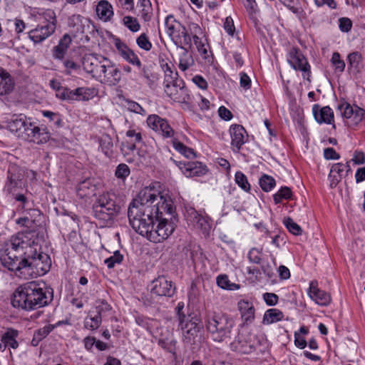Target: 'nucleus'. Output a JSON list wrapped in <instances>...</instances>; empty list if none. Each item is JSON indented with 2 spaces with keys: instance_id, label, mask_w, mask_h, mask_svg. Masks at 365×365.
<instances>
[{
  "instance_id": "obj_1",
  "label": "nucleus",
  "mask_w": 365,
  "mask_h": 365,
  "mask_svg": "<svg viewBox=\"0 0 365 365\" xmlns=\"http://www.w3.org/2000/svg\"><path fill=\"white\" fill-rule=\"evenodd\" d=\"M129 207L139 210L140 212H145V215L159 216L165 214L170 216L175 211L174 203L168 195H163L154 187H145L142 189Z\"/></svg>"
},
{
  "instance_id": "obj_2",
  "label": "nucleus",
  "mask_w": 365,
  "mask_h": 365,
  "mask_svg": "<svg viewBox=\"0 0 365 365\" xmlns=\"http://www.w3.org/2000/svg\"><path fill=\"white\" fill-rule=\"evenodd\" d=\"M36 234L33 230H28L29 245H26L24 252L25 263L24 277L25 279L36 278L46 274L51 266V260L48 255L41 252V247L35 242Z\"/></svg>"
},
{
  "instance_id": "obj_3",
  "label": "nucleus",
  "mask_w": 365,
  "mask_h": 365,
  "mask_svg": "<svg viewBox=\"0 0 365 365\" xmlns=\"http://www.w3.org/2000/svg\"><path fill=\"white\" fill-rule=\"evenodd\" d=\"M52 299V292L43 290L36 282H30L16 289L11 304L14 307L33 310L46 306Z\"/></svg>"
},
{
  "instance_id": "obj_4",
  "label": "nucleus",
  "mask_w": 365,
  "mask_h": 365,
  "mask_svg": "<svg viewBox=\"0 0 365 365\" xmlns=\"http://www.w3.org/2000/svg\"><path fill=\"white\" fill-rule=\"evenodd\" d=\"M4 190L9 198L17 204L18 210H28L33 207L31 194L27 190L26 182L19 168L16 166L9 168L8 181L5 185Z\"/></svg>"
},
{
  "instance_id": "obj_5",
  "label": "nucleus",
  "mask_w": 365,
  "mask_h": 365,
  "mask_svg": "<svg viewBox=\"0 0 365 365\" xmlns=\"http://www.w3.org/2000/svg\"><path fill=\"white\" fill-rule=\"evenodd\" d=\"M28 238V230L18 232L11 237L10 246L0 257L1 264L11 271L19 272V274L24 276L25 263L24 252L26 245H29Z\"/></svg>"
},
{
  "instance_id": "obj_6",
  "label": "nucleus",
  "mask_w": 365,
  "mask_h": 365,
  "mask_svg": "<svg viewBox=\"0 0 365 365\" xmlns=\"http://www.w3.org/2000/svg\"><path fill=\"white\" fill-rule=\"evenodd\" d=\"M205 325L210 338L217 342L231 339L235 331V320L222 312L207 311L205 317Z\"/></svg>"
},
{
  "instance_id": "obj_7",
  "label": "nucleus",
  "mask_w": 365,
  "mask_h": 365,
  "mask_svg": "<svg viewBox=\"0 0 365 365\" xmlns=\"http://www.w3.org/2000/svg\"><path fill=\"white\" fill-rule=\"evenodd\" d=\"M120 209L116 203V195L109 192L100 195L93 206L94 217L103 223L111 221Z\"/></svg>"
},
{
  "instance_id": "obj_8",
  "label": "nucleus",
  "mask_w": 365,
  "mask_h": 365,
  "mask_svg": "<svg viewBox=\"0 0 365 365\" xmlns=\"http://www.w3.org/2000/svg\"><path fill=\"white\" fill-rule=\"evenodd\" d=\"M128 217L132 228L148 240L150 232L154 227V222L159 217L153 215L147 216L145 212H140L134 207H128Z\"/></svg>"
},
{
  "instance_id": "obj_9",
  "label": "nucleus",
  "mask_w": 365,
  "mask_h": 365,
  "mask_svg": "<svg viewBox=\"0 0 365 365\" xmlns=\"http://www.w3.org/2000/svg\"><path fill=\"white\" fill-rule=\"evenodd\" d=\"M173 214L170 216L160 214L155 221L158 222V225L153 227L150 232L148 240L155 243L160 242L167 239L175 229V224L173 220Z\"/></svg>"
},
{
  "instance_id": "obj_10",
  "label": "nucleus",
  "mask_w": 365,
  "mask_h": 365,
  "mask_svg": "<svg viewBox=\"0 0 365 365\" xmlns=\"http://www.w3.org/2000/svg\"><path fill=\"white\" fill-rule=\"evenodd\" d=\"M178 329L182 331V341L186 346L196 344L200 326L189 316H181Z\"/></svg>"
},
{
  "instance_id": "obj_11",
  "label": "nucleus",
  "mask_w": 365,
  "mask_h": 365,
  "mask_svg": "<svg viewBox=\"0 0 365 365\" xmlns=\"http://www.w3.org/2000/svg\"><path fill=\"white\" fill-rule=\"evenodd\" d=\"M338 109L340 110L343 118L346 119L347 123L351 125H359L365 116V110L356 105H351L346 101L340 103Z\"/></svg>"
},
{
  "instance_id": "obj_12",
  "label": "nucleus",
  "mask_w": 365,
  "mask_h": 365,
  "mask_svg": "<svg viewBox=\"0 0 365 365\" xmlns=\"http://www.w3.org/2000/svg\"><path fill=\"white\" fill-rule=\"evenodd\" d=\"M32 124L26 115L23 114L14 115L8 121L7 128L9 131L14 133L19 139L24 140L25 138H28L26 135L29 132Z\"/></svg>"
},
{
  "instance_id": "obj_13",
  "label": "nucleus",
  "mask_w": 365,
  "mask_h": 365,
  "mask_svg": "<svg viewBox=\"0 0 365 365\" xmlns=\"http://www.w3.org/2000/svg\"><path fill=\"white\" fill-rule=\"evenodd\" d=\"M287 61L294 69L302 72V77L309 81L311 76V67L305 56L297 49L293 48L289 53Z\"/></svg>"
},
{
  "instance_id": "obj_14",
  "label": "nucleus",
  "mask_w": 365,
  "mask_h": 365,
  "mask_svg": "<svg viewBox=\"0 0 365 365\" xmlns=\"http://www.w3.org/2000/svg\"><path fill=\"white\" fill-rule=\"evenodd\" d=\"M187 221L195 228L200 230L204 234L208 233L211 229V219L207 215L199 213L195 208L186 210Z\"/></svg>"
},
{
  "instance_id": "obj_15",
  "label": "nucleus",
  "mask_w": 365,
  "mask_h": 365,
  "mask_svg": "<svg viewBox=\"0 0 365 365\" xmlns=\"http://www.w3.org/2000/svg\"><path fill=\"white\" fill-rule=\"evenodd\" d=\"M148 126L164 138H172L175 134L168 120L158 115H150L147 118Z\"/></svg>"
},
{
  "instance_id": "obj_16",
  "label": "nucleus",
  "mask_w": 365,
  "mask_h": 365,
  "mask_svg": "<svg viewBox=\"0 0 365 365\" xmlns=\"http://www.w3.org/2000/svg\"><path fill=\"white\" fill-rule=\"evenodd\" d=\"M102 70V73L98 78L101 83L116 85L120 81V71L108 58L103 61Z\"/></svg>"
},
{
  "instance_id": "obj_17",
  "label": "nucleus",
  "mask_w": 365,
  "mask_h": 365,
  "mask_svg": "<svg viewBox=\"0 0 365 365\" xmlns=\"http://www.w3.org/2000/svg\"><path fill=\"white\" fill-rule=\"evenodd\" d=\"M175 292V287L172 281L162 276L152 282L151 293L158 297H171Z\"/></svg>"
},
{
  "instance_id": "obj_18",
  "label": "nucleus",
  "mask_w": 365,
  "mask_h": 365,
  "mask_svg": "<svg viewBox=\"0 0 365 365\" xmlns=\"http://www.w3.org/2000/svg\"><path fill=\"white\" fill-rule=\"evenodd\" d=\"M106 59V58L95 54L86 55L82 61L83 69L98 80V76L102 73L103 61Z\"/></svg>"
},
{
  "instance_id": "obj_19",
  "label": "nucleus",
  "mask_w": 365,
  "mask_h": 365,
  "mask_svg": "<svg viewBox=\"0 0 365 365\" xmlns=\"http://www.w3.org/2000/svg\"><path fill=\"white\" fill-rule=\"evenodd\" d=\"M231 138V148L233 152L239 153L242 146L247 141L248 134L241 125L233 124L229 130Z\"/></svg>"
},
{
  "instance_id": "obj_20",
  "label": "nucleus",
  "mask_w": 365,
  "mask_h": 365,
  "mask_svg": "<svg viewBox=\"0 0 365 365\" xmlns=\"http://www.w3.org/2000/svg\"><path fill=\"white\" fill-rule=\"evenodd\" d=\"M174 162L187 178L202 176L207 171V167L198 161Z\"/></svg>"
},
{
  "instance_id": "obj_21",
  "label": "nucleus",
  "mask_w": 365,
  "mask_h": 365,
  "mask_svg": "<svg viewBox=\"0 0 365 365\" xmlns=\"http://www.w3.org/2000/svg\"><path fill=\"white\" fill-rule=\"evenodd\" d=\"M56 30V24L54 21L46 22L44 25H39L36 28L31 30L29 33V38L34 43H38L43 41L49 37Z\"/></svg>"
},
{
  "instance_id": "obj_22",
  "label": "nucleus",
  "mask_w": 365,
  "mask_h": 365,
  "mask_svg": "<svg viewBox=\"0 0 365 365\" xmlns=\"http://www.w3.org/2000/svg\"><path fill=\"white\" fill-rule=\"evenodd\" d=\"M114 44L118 53L125 61L138 68L141 67V61L138 56L124 42L121 41L120 38H116L115 39Z\"/></svg>"
},
{
  "instance_id": "obj_23",
  "label": "nucleus",
  "mask_w": 365,
  "mask_h": 365,
  "mask_svg": "<svg viewBox=\"0 0 365 365\" xmlns=\"http://www.w3.org/2000/svg\"><path fill=\"white\" fill-rule=\"evenodd\" d=\"M19 331L13 328H8L1 335L0 341V351L4 352L6 348L16 349L19 344L16 339L19 336Z\"/></svg>"
},
{
  "instance_id": "obj_24",
  "label": "nucleus",
  "mask_w": 365,
  "mask_h": 365,
  "mask_svg": "<svg viewBox=\"0 0 365 365\" xmlns=\"http://www.w3.org/2000/svg\"><path fill=\"white\" fill-rule=\"evenodd\" d=\"M314 119L319 124H331L334 123V112L329 106L321 107L319 104H314L312 107Z\"/></svg>"
},
{
  "instance_id": "obj_25",
  "label": "nucleus",
  "mask_w": 365,
  "mask_h": 365,
  "mask_svg": "<svg viewBox=\"0 0 365 365\" xmlns=\"http://www.w3.org/2000/svg\"><path fill=\"white\" fill-rule=\"evenodd\" d=\"M308 294L312 299L319 305L327 306L331 302L330 295L318 288V282L313 280L309 284Z\"/></svg>"
},
{
  "instance_id": "obj_26",
  "label": "nucleus",
  "mask_w": 365,
  "mask_h": 365,
  "mask_svg": "<svg viewBox=\"0 0 365 365\" xmlns=\"http://www.w3.org/2000/svg\"><path fill=\"white\" fill-rule=\"evenodd\" d=\"M247 336V343L248 346L245 349V351H250L257 349L260 346H264L267 344L266 336L261 332H255L252 331H245Z\"/></svg>"
},
{
  "instance_id": "obj_27",
  "label": "nucleus",
  "mask_w": 365,
  "mask_h": 365,
  "mask_svg": "<svg viewBox=\"0 0 365 365\" xmlns=\"http://www.w3.org/2000/svg\"><path fill=\"white\" fill-rule=\"evenodd\" d=\"M26 135L28 138H25V141L36 144L45 143L50 138L49 133L46 129L36 126L34 124H32Z\"/></svg>"
},
{
  "instance_id": "obj_28",
  "label": "nucleus",
  "mask_w": 365,
  "mask_h": 365,
  "mask_svg": "<svg viewBox=\"0 0 365 365\" xmlns=\"http://www.w3.org/2000/svg\"><path fill=\"white\" fill-rule=\"evenodd\" d=\"M14 87V82L11 75L4 68H0V95L11 93Z\"/></svg>"
},
{
  "instance_id": "obj_29",
  "label": "nucleus",
  "mask_w": 365,
  "mask_h": 365,
  "mask_svg": "<svg viewBox=\"0 0 365 365\" xmlns=\"http://www.w3.org/2000/svg\"><path fill=\"white\" fill-rule=\"evenodd\" d=\"M71 41V37L67 34H64L60 39L58 44L54 46L53 56L56 59H63Z\"/></svg>"
},
{
  "instance_id": "obj_30",
  "label": "nucleus",
  "mask_w": 365,
  "mask_h": 365,
  "mask_svg": "<svg viewBox=\"0 0 365 365\" xmlns=\"http://www.w3.org/2000/svg\"><path fill=\"white\" fill-rule=\"evenodd\" d=\"M139 68L140 69V76L145 79V83L150 88L155 89L157 87V82L159 79L158 75L153 72L150 66H141Z\"/></svg>"
},
{
  "instance_id": "obj_31",
  "label": "nucleus",
  "mask_w": 365,
  "mask_h": 365,
  "mask_svg": "<svg viewBox=\"0 0 365 365\" xmlns=\"http://www.w3.org/2000/svg\"><path fill=\"white\" fill-rule=\"evenodd\" d=\"M96 11L99 18L104 21L109 20L113 15V11L111 4L106 0H102L98 2V5L96 6Z\"/></svg>"
},
{
  "instance_id": "obj_32",
  "label": "nucleus",
  "mask_w": 365,
  "mask_h": 365,
  "mask_svg": "<svg viewBox=\"0 0 365 365\" xmlns=\"http://www.w3.org/2000/svg\"><path fill=\"white\" fill-rule=\"evenodd\" d=\"M239 309L242 319L246 323H251L255 319V309L253 305L247 302L242 301L239 303Z\"/></svg>"
},
{
  "instance_id": "obj_33",
  "label": "nucleus",
  "mask_w": 365,
  "mask_h": 365,
  "mask_svg": "<svg viewBox=\"0 0 365 365\" xmlns=\"http://www.w3.org/2000/svg\"><path fill=\"white\" fill-rule=\"evenodd\" d=\"M246 346H248L247 343V336L243 330L242 331L239 332L234 341L230 343V347L232 350L235 351L242 354H249L250 351H245Z\"/></svg>"
},
{
  "instance_id": "obj_34",
  "label": "nucleus",
  "mask_w": 365,
  "mask_h": 365,
  "mask_svg": "<svg viewBox=\"0 0 365 365\" xmlns=\"http://www.w3.org/2000/svg\"><path fill=\"white\" fill-rule=\"evenodd\" d=\"M284 317L282 312L277 309H269L267 310L263 316L262 323L271 324L281 321Z\"/></svg>"
},
{
  "instance_id": "obj_35",
  "label": "nucleus",
  "mask_w": 365,
  "mask_h": 365,
  "mask_svg": "<svg viewBox=\"0 0 365 365\" xmlns=\"http://www.w3.org/2000/svg\"><path fill=\"white\" fill-rule=\"evenodd\" d=\"M102 319L101 316L94 313V311H89L84 320V327L89 330L97 329L101 324Z\"/></svg>"
},
{
  "instance_id": "obj_36",
  "label": "nucleus",
  "mask_w": 365,
  "mask_h": 365,
  "mask_svg": "<svg viewBox=\"0 0 365 365\" xmlns=\"http://www.w3.org/2000/svg\"><path fill=\"white\" fill-rule=\"evenodd\" d=\"M94 191L95 185L88 179L81 182L77 187V193L82 198L93 194Z\"/></svg>"
},
{
  "instance_id": "obj_37",
  "label": "nucleus",
  "mask_w": 365,
  "mask_h": 365,
  "mask_svg": "<svg viewBox=\"0 0 365 365\" xmlns=\"http://www.w3.org/2000/svg\"><path fill=\"white\" fill-rule=\"evenodd\" d=\"M99 145L103 153L108 157L113 155V143L111 137L107 134H103L99 138Z\"/></svg>"
},
{
  "instance_id": "obj_38",
  "label": "nucleus",
  "mask_w": 365,
  "mask_h": 365,
  "mask_svg": "<svg viewBox=\"0 0 365 365\" xmlns=\"http://www.w3.org/2000/svg\"><path fill=\"white\" fill-rule=\"evenodd\" d=\"M138 6L140 8V14L142 19L145 21H150L153 14V8L150 1L138 0Z\"/></svg>"
},
{
  "instance_id": "obj_39",
  "label": "nucleus",
  "mask_w": 365,
  "mask_h": 365,
  "mask_svg": "<svg viewBox=\"0 0 365 365\" xmlns=\"http://www.w3.org/2000/svg\"><path fill=\"white\" fill-rule=\"evenodd\" d=\"M73 101H88L93 96V89L81 87L73 90Z\"/></svg>"
},
{
  "instance_id": "obj_40",
  "label": "nucleus",
  "mask_w": 365,
  "mask_h": 365,
  "mask_svg": "<svg viewBox=\"0 0 365 365\" xmlns=\"http://www.w3.org/2000/svg\"><path fill=\"white\" fill-rule=\"evenodd\" d=\"M292 192L289 187L284 186L281 187L275 194L273 195V199L275 204L280 203L283 200H289L292 198Z\"/></svg>"
},
{
  "instance_id": "obj_41",
  "label": "nucleus",
  "mask_w": 365,
  "mask_h": 365,
  "mask_svg": "<svg viewBox=\"0 0 365 365\" xmlns=\"http://www.w3.org/2000/svg\"><path fill=\"white\" fill-rule=\"evenodd\" d=\"M259 185L263 191L269 192L276 185V181L272 176L263 175L259 179Z\"/></svg>"
},
{
  "instance_id": "obj_42",
  "label": "nucleus",
  "mask_w": 365,
  "mask_h": 365,
  "mask_svg": "<svg viewBox=\"0 0 365 365\" xmlns=\"http://www.w3.org/2000/svg\"><path fill=\"white\" fill-rule=\"evenodd\" d=\"M173 146L177 151L185 155L186 158H190L195 154L194 150L192 148L185 146L182 143L180 142L177 139L173 140Z\"/></svg>"
},
{
  "instance_id": "obj_43",
  "label": "nucleus",
  "mask_w": 365,
  "mask_h": 365,
  "mask_svg": "<svg viewBox=\"0 0 365 365\" xmlns=\"http://www.w3.org/2000/svg\"><path fill=\"white\" fill-rule=\"evenodd\" d=\"M56 325L48 324L38 329L34 332V340L41 341L46 338L55 328Z\"/></svg>"
},
{
  "instance_id": "obj_44",
  "label": "nucleus",
  "mask_w": 365,
  "mask_h": 365,
  "mask_svg": "<svg viewBox=\"0 0 365 365\" xmlns=\"http://www.w3.org/2000/svg\"><path fill=\"white\" fill-rule=\"evenodd\" d=\"M217 284L220 287L230 290H234L239 288V285L235 283H231L227 276L225 274H222L217 277Z\"/></svg>"
},
{
  "instance_id": "obj_45",
  "label": "nucleus",
  "mask_w": 365,
  "mask_h": 365,
  "mask_svg": "<svg viewBox=\"0 0 365 365\" xmlns=\"http://www.w3.org/2000/svg\"><path fill=\"white\" fill-rule=\"evenodd\" d=\"M123 24L132 32H137L140 29V25L138 23V19L130 16H124L123 19Z\"/></svg>"
},
{
  "instance_id": "obj_46",
  "label": "nucleus",
  "mask_w": 365,
  "mask_h": 365,
  "mask_svg": "<svg viewBox=\"0 0 365 365\" xmlns=\"http://www.w3.org/2000/svg\"><path fill=\"white\" fill-rule=\"evenodd\" d=\"M111 309V307L104 299H99L96 301L94 313L97 315L101 316L102 319L106 313L108 312Z\"/></svg>"
},
{
  "instance_id": "obj_47",
  "label": "nucleus",
  "mask_w": 365,
  "mask_h": 365,
  "mask_svg": "<svg viewBox=\"0 0 365 365\" xmlns=\"http://www.w3.org/2000/svg\"><path fill=\"white\" fill-rule=\"evenodd\" d=\"M235 180L239 187H240L245 192H249L250 190V185L248 182L247 178L245 174L240 171L235 173Z\"/></svg>"
},
{
  "instance_id": "obj_48",
  "label": "nucleus",
  "mask_w": 365,
  "mask_h": 365,
  "mask_svg": "<svg viewBox=\"0 0 365 365\" xmlns=\"http://www.w3.org/2000/svg\"><path fill=\"white\" fill-rule=\"evenodd\" d=\"M123 259V255L120 254V251L117 250L114 252L113 255L110 257L104 260L105 264L108 268L110 269L115 267V264H119L122 262Z\"/></svg>"
},
{
  "instance_id": "obj_49",
  "label": "nucleus",
  "mask_w": 365,
  "mask_h": 365,
  "mask_svg": "<svg viewBox=\"0 0 365 365\" xmlns=\"http://www.w3.org/2000/svg\"><path fill=\"white\" fill-rule=\"evenodd\" d=\"M284 224L287 230L294 235H300L302 232L301 227L290 217L284 219Z\"/></svg>"
},
{
  "instance_id": "obj_50",
  "label": "nucleus",
  "mask_w": 365,
  "mask_h": 365,
  "mask_svg": "<svg viewBox=\"0 0 365 365\" xmlns=\"http://www.w3.org/2000/svg\"><path fill=\"white\" fill-rule=\"evenodd\" d=\"M130 170L128 165L125 163L119 164L115 171V176L120 180H125L130 175Z\"/></svg>"
},
{
  "instance_id": "obj_51",
  "label": "nucleus",
  "mask_w": 365,
  "mask_h": 365,
  "mask_svg": "<svg viewBox=\"0 0 365 365\" xmlns=\"http://www.w3.org/2000/svg\"><path fill=\"white\" fill-rule=\"evenodd\" d=\"M176 24L180 25L178 21L175 20L173 15H168L165 20V25L166 27V32L169 36H173L175 31Z\"/></svg>"
},
{
  "instance_id": "obj_52",
  "label": "nucleus",
  "mask_w": 365,
  "mask_h": 365,
  "mask_svg": "<svg viewBox=\"0 0 365 365\" xmlns=\"http://www.w3.org/2000/svg\"><path fill=\"white\" fill-rule=\"evenodd\" d=\"M331 62L336 72L342 73L344 71L345 63L341 59L340 54L338 52H334L332 54Z\"/></svg>"
},
{
  "instance_id": "obj_53",
  "label": "nucleus",
  "mask_w": 365,
  "mask_h": 365,
  "mask_svg": "<svg viewBox=\"0 0 365 365\" xmlns=\"http://www.w3.org/2000/svg\"><path fill=\"white\" fill-rule=\"evenodd\" d=\"M180 84L181 83H178L177 81L173 83H170L169 79L164 80L165 92L168 96L172 97L176 94L178 91V87H179L180 89L183 88V86H180Z\"/></svg>"
},
{
  "instance_id": "obj_54",
  "label": "nucleus",
  "mask_w": 365,
  "mask_h": 365,
  "mask_svg": "<svg viewBox=\"0 0 365 365\" xmlns=\"http://www.w3.org/2000/svg\"><path fill=\"white\" fill-rule=\"evenodd\" d=\"M136 43L138 46L146 51H148L152 48V43L149 41L147 35L145 34H141L136 39Z\"/></svg>"
},
{
  "instance_id": "obj_55",
  "label": "nucleus",
  "mask_w": 365,
  "mask_h": 365,
  "mask_svg": "<svg viewBox=\"0 0 365 365\" xmlns=\"http://www.w3.org/2000/svg\"><path fill=\"white\" fill-rule=\"evenodd\" d=\"M126 106L128 110L145 115L146 114L145 110L137 102L133 101H126Z\"/></svg>"
},
{
  "instance_id": "obj_56",
  "label": "nucleus",
  "mask_w": 365,
  "mask_h": 365,
  "mask_svg": "<svg viewBox=\"0 0 365 365\" xmlns=\"http://www.w3.org/2000/svg\"><path fill=\"white\" fill-rule=\"evenodd\" d=\"M349 66L352 68H358L361 61L362 57L360 53L356 51L348 55Z\"/></svg>"
},
{
  "instance_id": "obj_57",
  "label": "nucleus",
  "mask_w": 365,
  "mask_h": 365,
  "mask_svg": "<svg viewBox=\"0 0 365 365\" xmlns=\"http://www.w3.org/2000/svg\"><path fill=\"white\" fill-rule=\"evenodd\" d=\"M73 90L63 86L56 93L57 98L64 101H73Z\"/></svg>"
},
{
  "instance_id": "obj_58",
  "label": "nucleus",
  "mask_w": 365,
  "mask_h": 365,
  "mask_svg": "<svg viewBox=\"0 0 365 365\" xmlns=\"http://www.w3.org/2000/svg\"><path fill=\"white\" fill-rule=\"evenodd\" d=\"M126 136L130 138H134V143L131 144L128 148L130 150L135 149V143H140L143 140L141 133L140 132H136L135 130H128L126 132Z\"/></svg>"
},
{
  "instance_id": "obj_59",
  "label": "nucleus",
  "mask_w": 365,
  "mask_h": 365,
  "mask_svg": "<svg viewBox=\"0 0 365 365\" xmlns=\"http://www.w3.org/2000/svg\"><path fill=\"white\" fill-rule=\"evenodd\" d=\"M249 261L254 264H260L262 261L261 252L257 248H252L248 252Z\"/></svg>"
},
{
  "instance_id": "obj_60",
  "label": "nucleus",
  "mask_w": 365,
  "mask_h": 365,
  "mask_svg": "<svg viewBox=\"0 0 365 365\" xmlns=\"http://www.w3.org/2000/svg\"><path fill=\"white\" fill-rule=\"evenodd\" d=\"M339 27L342 32H349L352 27V21L346 17H342L339 19Z\"/></svg>"
},
{
  "instance_id": "obj_61",
  "label": "nucleus",
  "mask_w": 365,
  "mask_h": 365,
  "mask_svg": "<svg viewBox=\"0 0 365 365\" xmlns=\"http://www.w3.org/2000/svg\"><path fill=\"white\" fill-rule=\"evenodd\" d=\"M165 80L169 79L170 83H175V81H177L178 83L183 84V82L182 81L178 80V73H174L168 64H166V70L165 71Z\"/></svg>"
},
{
  "instance_id": "obj_62",
  "label": "nucleus",
  "mask_w": 365,
  "mask_h": 365,
  "mask_svg": "<svg viewBox=\"0 0 365 365\" xmlns=\"http://www.w3.org/2000/svg\"><path fill=\"white\" fill-rule=\"evenodd\" d=\"M263 299L269 306H274L278 302V296L274 293L266 292L263 294Z\"/></svg>"
},
{
  "instance_id": "obj_63",
  "label": "nucleus",
  "mask_w": 365,
  "mask_h": 365,
  "mask_svg": "<svg viewBox=\"0 0 365 365\" xmlns=\"http://www.w3.org/2000/svg\"><path fill=\"white\" fill-rule=\"evenodd\" d=\"M224 29L229 35L232 36L234 34L235 28L231 16L226 17L224 22Z\"/></svg>"
},
{
  "instance_id": "obj_64",
  "label": "nucleus",
  "mask_w": 365,
  "mask_h": 365,
  "mask_svg": "<svg viewBox=\"0 0 365 365\" xmlns=\"http://www.w3.org/2000/svg\"><path fill=\"white\" fill-rule=\"evenodd\" d=\"M324 157L327 160H338L340 158L338 154L333 148H327L324 150Z\"/></svg>"
}]
</instances>
